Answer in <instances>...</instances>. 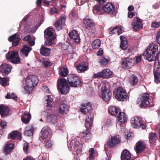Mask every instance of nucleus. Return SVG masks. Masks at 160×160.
Returning <instances> with one entry per match:
<instances>
[{
    "mask_svg": "<svg viewBox=\"0 0 160 160\" xmlns=\"http://www.w3.org/2000/svg\"><path fill=\"white\" fill-rule=\"evenodd\" d=\"M158 52V46L157 44L152 43L147 47L146 50L142 55L145 59L149 62L153 61L155 58V53Z\"/></svg>",
    "mask_w": 160,
    "mask_h": 160,
    "instance_id": "obj_1",
    "label": "nucleus"
},
{
    "mask_svg": "<svg viewBox=\"0 0 160 160\" xmlns=\"http://www.w3.org/2000/svg\"><path fill=\"white\" fill-rule=\"evenodd\" d=\"M23 82L25 91L28 93H30L32 92L34 87L37 86L38 83V80L37 77L31 76L24 79Z\"/></svg>",
    "mask_w": 160,
    "mask_h": 160,
    "instance_id": "obj_2",
    "label": "nucleus"
},
{
    "mask_svg": "<svg viewBox=\"0 0 160 160\" xmlns=\"http://www.w3.org/2000/svg\"><path fill=\"white\" fill-rule=\"evenodd\" d=\"M101 88V97L105 101H109L111 98L112 92L108 89V84L106 82H104L101 84L99 86Z\"/></svg>",
    "mask_w": 160,
    "mask_h": 160,
    "instance_id": "obj_3",
    "label": "nucleus"
},
{
    "mask_svg": "<svg viewBox=\"0 0 160 160\" xmlns=\"http://www.w3.org/2000/svg\"><path fill=\"white\" fill-rule=\"evenodd\" d=\"M44 33V37L46 39L44 43L45 45L51 46L55 45L56 36L53 35L52 29L49 28H47L45 30Z\"/></svg>",
    "mask_w": 160,
    "mask_h": 160,
    "instance_id": "obj_4",
    "label": "nucleus"
},
{
    "mask_svg": "<svg viewBox=\"0 0 160 160\" xmlns=\"http://www.w3.org/2000/svg\"><path fill=\"white\" fill-rule=\"evenodd\" d=\"M57 88L62 94H66L69 90V87L66 80L64 78L58 79L57 83Z\"/></svg>",
    "mask_w": 160,
    "mask_h": 160,
    "instance_id": "obj_5",
    "label": "nucleus"
},
{
    "mask_svg": "<svg viewBox=\"0 0 160 160\" xmlns=\"http://www.w3.org/2000/svg\"><path fill=\"white\" fill-rule=\"evenodd\" d=\"M114 94L116 99L119 101H123L126 100L127 92L122 88H118L114 92Z\"/></svg>",
    "mask_w": 160,
    "mask_h": 160,
    "instance_id": "obj_6",
    "label": "nucleus"
},
{
    "mask_svg": "<svg viewBox=\"0 0 160 160\" xmlns=\"http://www.w3.org/2000/svg\"><path fill=\"white\" fill-rule=\"evenodd\" d=\"M131 122V126L133 128H138L141 127L143 129L146 128L145 122L142 121L140 118L136 117L132 118Z\"/></svg>",
    "mask_w": 160,
    "mask_h": 160,
    "instance_id": "obj_7",
    "label": "nucleus"
},
{
    "mask_svg": "<svg viewBox=\"0 0 160 160\" xmlns=\"http://www.w3.org/2000/svg\"><path fill=\"white\" fill-rule=\"evenodd\" d=\"M68 81L70 85L73 87H77L80 86L81 81L79 78L74 74L68 75Z\"/></svg>",
    "mask_w": 160,
    "mask_h": 160,
    "instance_id": "obj_8",
    "label": "nucleus"
},
{
    "mask_svg": "<svg viewBox=\"0 0 160 160\" xmlns=\"http://www.w3.org/2000/svg\"><path fill=\"white\" fill-rule=\"evenodd\" d=\"M6 58L8 60H11V62L16 64L20 61V59L17 52L14 51L9 52L6 54Z\"/></svg>",
    "mask_w": 160,
    "mask_h": 160,
    "instance_id": "obj_9",
    "label": "nucleus"
},
{
    "mask_svg": "<svg viewBox=\"0 0 160 160\" xmlns=\"http://www.w3.org/2000/svg\"><path fill=\"white\" fill-rule=\"evenodd\" d=\"M112 74V72L109 69H105L100 72L94 73L92 78H109Z\"/></svg>",
    "mask_w": 160,
    "mask_h": 160,
    "instance_id": "obj_10",
    "label": "nucleus"
},
{
    "mask_svg": "<svg viewBox=\"0 0 160 160\" xmlns=\"http://www.w3.org/2000/svg\"><path fill=\"white\" fill-rule=\"evenodd\" d=\"M132 26L134 31L141 29L142 27L141 20L138 18H134L132 20Z\"/></svg>",
    "mask_w": 160,
    "mask_h": 160,
    "instance_id": "obj_11",
    "label": "nucleus"
},
{
    "mask_svg": "<svg viewBox=\"0 0 160 160\" xmlns=\"http://www.w3.org/2000/svg\"><path fill=\"white\" fill-rule=\"evenodd\" d=\"M104 12L108 14H112L115 10L114 4L111 2L107 3L102 7Z\"/></svg>",
    "mask_w": 160,
    "mask_h": 160,
    "instance_id": "obj_12",
    "label": "nucleus"
},
{
    "mask_svg": "<svg viewBox=\"0 0 160 160\" xmlns=\"http://www.w3.org/2000/svg\"><path fill=\"white\" fill-rule=\"evenodd\" d=\"M141 107L148 106L150 104L149 95L148 93H144L142 94L140 98Z\"/></svg>",
    "mask_w": 160,
    "mask_h": 160,
    "instance_id": "obj_13",
    "label": "nucleus"
},
{
    "mask_svg": "<svg viewBox=\"0 0 160 160\" xmlns=\"http://www.w3.org/2000/svg\"><path fill=\"white\" fill-rule=\"evenodd\" d=\"M121 142V138L118 135H116L111 137L110 140L108 142V145L110 147H112Z\"/></svg>",
    "mask_w": 160,
    "mask_h": 160,
    "instance_id": "obj_14",
    "label": "nucleus"
},
{
    "mask_svg": "<svg viewBox=\"0 0 160 160\" xmlns=\"http://www.w3.org/2000/svg\"><path fill=\"white\" fill-rule=\"evenodd\" d=\"M116 117L118 118L117 124L119 125L124 124L127 121V117L123 112H120Z\"/></svg>",
    "mask_w": 160,
    "mask_h": 160,
    "instance_id": "obj_15",
    "label": "nucleus"
},
{
    "mask_svg": "<svg viewBox=\"0 0 160 160\" xmlns=\"http://www.w3.org/2000/svg\"><path fill=\"white\" fill-rule=\"evenodd\" d=\"M134 62V59L131 58H127L123 60L121 63V64L123 68H131L133 66Z\"/></svg>",
    "mask_w": 160,
    "mask_h": 160,
    "instance_id": "obj_16",
    "label": "nucleus"
},
{
    "mask_svg": "<svg viewBox=\"0 0 160 160\" xmlns=\"http://www.w3.org/2000/svg\"><path fill=\"white\" fill-rule=\"evenodd\" d=\"M12 67L9 64L6 63L2 64L0 66V72H2L5 75L8 74L11 71Z\"/></svg>",
    "mask_w": 160,
    "mask_h": 160,
    "instance_id": "obj_17",
    "label": "nucleus"
},
{
    "mask_svg": "<svg viewBox=\"0 0 160 160\" xmlns=\"http://www.w3.org/2000/svg\"><path fill=\"white\" fill-rule=\"evenodd\" d=\"M145 147L146 143L145 142L140 141L136 143L135 150L137 153H139L144 150Z\"/></svg>",
    "mask_w": 160,
    "mask_h": 160,
    "instance_id": "obj_18",
    "label": "nucleus"
},
{
    "mask_svg": "<svg viewBox=\"0 0 160 160\" xmlns=\"http://www.w3.org/2000/svg\"><path fill=\"white\" fill-rule=\"evenodd\" d=\"M69 36L76 43H78L80 42L79 35L76 30H72L69 33Z\"/></svg>",
    "mask_w": 160,
    "mask_h": 160,
    "instance_id": "obj_19",
    "label": "nucleus"
},
{
    "mask_svg": "<svg viewBox=\"0 0 160 160\" xmlns=\"http://www.w3.org/2000/svg\"><path fill=\"white\" fill-rule=\"evenodd\" d=\"M80 108L81 112L85 114L91 110L92 106L90 103L88 102L82 104Z\"/></svg>",
    "mask_w": 160,
    "mask_h": 160,
    "instance_id": "obj_20",
    "label": "nucleus"
},
{
    "mask_svg": "<svg viewBox=\"0 0 160 160\" xmlns=\"http://www.w3.org/2000/svg\"><path fill=\"white\" fill-rule=\"evenodd\" d=\"M68 111V107L65 102H61L58 109L59 112L61 114L66 113Z\"/></svg>",
    "mask_w": 160,
    "mask_h": 160,
    "instance_id": "obj_21",
    "label": "nucleus"
},
{
    "mask_svg": "<svg viewBox=\"0 0 160 160\" xmlns=\"http://www.w3.org/2000/svg\"><path fill=\"white\" fill-rule=\"evenodd\" d=\"M49 129L47 127H44L42 129L40 133V138L43 139L48 138L49 134Z\"/></svg>",
    "mask_w": 160,
    "mask_h": 160,
    "instance_id": "obj_22",
    "label": "nucleus"
},
{
    "mask_svg": "<svg viewBox=\"0 0 160 160\" xmlns=\"http://www.w3.org/2000/svg\"><path fill=\"white\" fill-rule=\"evenodd\" d=\"M68 68L65 66H61L59 67V74L61 76L65 77L68 74Z\"/></svg>",
    "mask_w": 160,
    "mask_h": 160,
    "instance_id": "obj_23",
    "label": "nucleus"
},
{
    "mask_svg": "<svg viewBox=\"0 0 160 160\" xmlns=\"http://www.w3.org/2000/svg\"><path fill=\"white\" fill-rule=\"evenodd\" d=\"M51 49L45 47L44 45H42L40 49V53L42 55L48 56L50 53Z\"/></svg>",
    "mask_w": 160,
    "mask_h": 160,
    "instance_id": "obj_24",
    "label": "nucleus"
},
{
    "mask_svg": "<svg viewBox=\"0 0 160 160\" xmlns=\"http://www.w3.org/2000/svg\"><path fill=\"white\" fill-rule=\"evenodd\" d=\"M65 19V18L63 17L55 23V26L58 30H60L62 29V25L64 23Z\"/></svg>",
    "mask_w": 160,
    "mask_h": 160,
    "instance_id": "obj_25",
    "label": "nucleus"
},
{
    "mask_svg": "<svg viewBox=\"0 0 160 160\" xmlns=\"http://www.w3.org/2000/svg\"><path fill=\"white\" fill-rule=\"evenodd\" d=\"M9 112V108L8 107L0 105V114L2 117L8 115Z\"/></svg>",
    "mask_w": 160,
    "mask_h": 160,
    "instance_id": "obj_26",
    "label": "nucleus"
},
{
    "mask_svg": "<svg viewBox=\"0 0 160 160\" xmlns=\"http://www.w3.org/2000/svg\"><path fill=\"white\" fill-rule=\"evenodd\" d=\"M93 116L92 115H89L86 119L85 126L87 128H89L92 123Z\"/></svg>",
    "mask_w": 160,
    "mask_h": 160,
    "instance_id": "obj_27",
    "label": "nucleus"
},
{
    "mask_svg": "<svg viewBox=\"0 0 160 160\" xmlns=\"http://www.w3.org/2000/svg\"><path fill=\"white\" fill-rule=\"evenodd\" d=\"M109 111L111 114L116 117L121 111L119 108L115 107L110 106L109 108Z\"/></svg>",
    "mask_w": 160,
    "mask_h": 160,
    "instance_id": "obj_28",
    "label": "nucleus"
},
{
    "mask_svg": "<svg viewBox=\"0 0 160 160\" xmlns=\"http://www.w3.org/2000/svg\"><path fill=\"white\" fill-rule=\"evenodd\" d=\"M9 136L10 138L13 139L20 140L21 138V134L17 131L12 132Z\"/></svg>",
    "mask_w": 160,
    "mask_h": 160,
    "instance_id": "obj_29",
    "label": "nucleus"
},
{
    "mask_svg": "<svg viewBox=\"0 0 160 160\" xmlns=\"http://www.w3.org/2000/svg\"><path fill=\"white\" fill-rule=\"evenodd\" d=\"M121 44L120 48L124 50L127 47V41L126 38L123 36H120Z\"/></svg>",
    "mask_w": 160,
    "mask_h": 160,
    "instance_id": "obj_30",
    "label": "nucleus"
},
{
    "mask_svg": "<svg viewBox=\"0 0 160 160\" xmlns=\"http://www.w3.org/2000/svg\"><path fill=\"white\" fill-rule=\"evenodd\" d=\"M86 29H90L94 26V23L93 20L90 19H86L84 22Z\"/></svg>",
    "mask_w": 160,
    "mask_h": 160,
    "instance_id": "obj_31",
    "label": "nucleus"
},
{
    "mask_svg": "<svg viewBox=\"0 0 160 160\" xmlns=\"http://www.w3.org/2000/svg\"><path fill=\"white\" fill-rule=\"evenodd\" d=\"M32 49V48L28 46H24L23 48L21 50V52L22 56L26 57Z\"/></svg>",
    "mask_w": 160,
    "mask_h": 160,
    "instance_id": "obj_32",
    "label": "nucleus"
},
{
    "mask_svg": "<svg viewBox=\"0 0 160 160\" xmlns=\"http://www.w3.org/2000/svg\"><path fill=\"white\" fill-rule=\"evenodd\" d=\"M131 158V155L127 150H124L121 155V159L122 160H129Z\"/></svg>",
    "mask_w": 160,
    "mask_h": 160,
    "instance_id": "obj_33",
    "label": "nucleus"
},
{
    "mask_svg": "<svg viewBox=\"0 0 160 160\" xmlns=\"http://www.w3.org/2000/svg\"><path fill=\"white\" fill-rule=\"evenodd\" d=\"M77 68L79 70L78 72H84L88 69V65L87 63L84 62V63H82L78 66Z\"/></svg>",
    "mask_w": 160,
    "mask_h": 160,
    "instance_id": "obj_34",
    "label": "nucleus"
},
{
    "mask_svg": "<svg viewBox=\"0 0 160 160\" xmlns=\"http://www.w3.org/2000/svg\"><path fill=\"white\" fill-rule=\"evenodd\" d=\"M157 69L154 72V81L156 83L160 82V70L159 67H157Z\"/></svg>",
    "mask_w": 160,
    "mask_h": 160,
    "instance_id": "obj_35",
    "label": "nucleus"
},
{
    "mask_svg": "<svg viewBox=\"0 0 160 160\" xmlns=\"http://www.w3.org/2000/svg\"><path fill=\"white\" fill-rule=\"evenodd\" d=\"M33 128L31 126H28L26 128L25 134L28 136H31L33 135Z\"/></svg>",
    "mask_w": 160,
    "mask_h": 160,
    "instance_id": "obj_36",
    "label": "nucleus"
},
{
    "mask_svg": "<svg viewBox=\"0 0 160 160\" xmlns=\"http://www.w3.org/2000/svg\"><path fill=\"white\" fill-rule=\"evenodd\" d=\"M31 118L30 114L28 113L25 112L21 117L22 122L26 123H28Z\"/></svg>",
    "mask_w": 160,
    "mask_h": 160,
    "instance_id": "obj_37",
    "label": "nucleus"
},
{
    "mask_svg": "<svg viewBox=\"0 0 160 160\" xmlns=\"http://www.w3.org/2000/svg\"><path fill=\"white\" fill-rule=\"evenodd\" d=\"M92 11L94 14L97 13L100 14L104 12L102 9V7H101L99 6H95L93 8Z\"/></svg>",
    "mask_w": 160,
    "mask_h": 160,
    "instance_id": "obj_38",
    "label": "nucleus"
},
{
    "mask_svg": "<svg viewBox=\"0 0 160 160\" xmlns=\"http://www.w3.org/2000/svg\"><path fill=\"white\" fill-rule=\"evenodd\" d=\"M101 42L98 39H97L93 41L92 43V47L93 49L98 48L100 46Z\"/></svg>",
    "mask_w": 160,
    "mask_h": 160,
    "instance_id": "obj_39",
    "label": "nucleus"
},
{
    "mask_svg": "<svg viewBox=\"0 0 160 160\" xmlns=\"http://www.w3.org/2000/svg\"><path fill=\"white\" fill-rule=\"evenodd\" d=\"M157 138L156 133L151 132L149 134V138L150 143L154 142L156 141Z\"/></svg>",
    "mask_w": 160,
    "mask_h": 160,
    "instance_id": "obj_40",
    "label": "nucleus"
},
{
    "mask_svg": "<svg viewBox=\"0 0 160 160\" xmlns=\"http://www.w3.org/2000/svg\"><path fill=\"white\" fill-rule=\"evenodd\" d=\"M47 106L48 107H52L53 104V102L50 96L48 95L46 98Z\"/></svg>",
    "mask_w": 160,
    "mask_h": 160,
    "instance_id": "obj_41",
    "label": "nucleus"
},
{
    "mask_svg": "<svg viewBox=\"0 0 160 160\" xmlns=\"http://www.w3.org/2000/svg\"><path fill=\"white\" fill-rule=\"evenodd\" d=\"M82 145L79 142H75L73 146L75 150L76 151H81L82 149Z\"/></svg>",
    "mask_w": 160,
    "mask_h": 160,
    "instance_id": "obj_42",
    "label": "nucleus"
},
{
    "mask_svg": "<svg viewBox=\"0 0 160 160\" xmlns=\"http://www.w3.org/2000/svg\"><path fill=\"white\" fill-rule=\"evenodd\" d=\"M8 80L9 79L8 78H2L0 81V84L3 87L8 86L9 85L8 83Z\"/></svg>",
    "mask_w": 160,
    "mask_h": 160,
    "instance_id": "obj_43",
    "label": "nucleus"
},
{
    "mask_svg": "<svg viewBox=\"0 0 160 160\" xmlns=\"http://www.w3.org/2000/svg\"><path fill=\"white\" fill-rule=\"evenodd\" d=\"M13 144L10 143L7 145L5 148V152L7 153L9 152L12 150L13 148Z\"/></svg>",
    "mask_w": 160,
    "mask_h": 160,
    "instance_id": "obj_44",
    "label": "nucleus"
},
{
    "mask_svg": "<svg viewBox=\"0 0 160 160\" xmlns=\"http://www.w3.org/2000/svg\"><path fill=\"white\" fill-rule=\"evenodd\" d=\"M90 135V133L88 130H86L85 132H81L79 134L80 136L81 137H85L87 136H89Z\"/></svg>",
    "mask_w": 160,
    "mask_h": 160,
    "instance_id": "obj_45",
    "label": "nucleus"
},
{
    "mask_svg": "<svg viewBox=\"0 0 160 160\" xmlns=\"http://www.w3.org/2000/svg\"><path fill=\"white\" fill-rule=\"evenodd\" d=\"M95 150L93 148H91L89 150V158L90 160H93V154Z\"/></svg>",
    "mask_w": 160,
    "mask_h": 160,
    "instance_id": "obj_46",
    "label": "nucleus"
},
{
    "mask_svg": "<svg viewBox=\"0 0 160 160\" xmlns=\"http://www.w3.org/2000/svg\"><path fill=\"white\" fill-rule=\"evenodd\" d=\"M151 26L152 28H158L160 27V22H152Z\"/></svg>",
    "mask_w": 160,
    "mask_h": 160,
    "instance_id": "obj_47",
    "label": "nucleus"
},
{
    "mask_svg": "<svg viewBox=\"0 0 160 160\" xmlns=\"http://www.w3.org/2000/svg\"><path fill=\"white\" fill-rule=\"evenodd\" d=\"M49 119L51 120L52 122L54 123L56 121L57 117L55 115H51L49 117Z\"/></svg>",
    "mask_w": 160,
    "mask_h": 160,
    "instance_id": "obj_48",
    "label": "nucleus"
},
{
    "mask_svg": "<svg viewBox=\"0 0 160 160\" xmlns=\"http://www.w3.org/2000/svg\"><path fill=\"white\" fill-rule=\"evenodd\" d=\"M46 139V140L45 142H46V147L47 148H50L52 145L51 141L50 140L49 138H47Z\"/></svg>",
    "mask_w": 160,
    "mask_h": 160,
    "instance_id": "obj_49",
    "label": "nucleus"
},
{
    "mask_svg": "<svg viewBox=\"0 0 160 160\" xmlns=\"http://www.w3.org/2000/svg\"><path fill=\"white\" fill-rule=\"evenodd\" d=\"M109 60L108 59H106L105 58H102L100 62L101 64L102 65H104L107 63L108 62H109Z\"/></svg>",
    "mask_w": 160,
    "mask_h": 160,
    "instance_id": "obj_50",
    "label": "nucleus"
},
{
    "mask_svg": "<svg viewBox=\"0 0 160 160\" xmlns=\"http://www.w3.org/2000/svg\"><path fill=\"white\" fill-rule=\"evenodd\" d=\"M138 82V78L136 76H133L132 80L133 84L135 85L137 84Z\"/></svg>",
    "mask_w": 160,
    "mask_h": 160,
    "instance_id": "obj_51",
    "label": "nucleus"
},
{
    "mask_svg": "<svg viewBox=\"0 0 160 160\" xmlns=\"http://www.w3.org/2000/svg\"><path fill=\"white\" fill-rule=\"evenodd\" d=\"M118 27L115 28H113L112 31L110 32V34H112L113 33H117L118 34Z\"/></svg>",
    "mask_w": 160,
    "mask_h": 160,
    "instance_id": "obj_52",
    "label": "nucleus"
},
{
    "mask_svg": "<svg viewBox=\"0 0 160 160\" xmlns=\"http://www.w3.org/2000/svg\"><path fill=\"white\" fill-rule=\"evenodd\" d=\"M28 145L27 143H25L24 144L23 150L24 152L27 153L28 151Z\"/></svg>",
    "mask_w": 160,
    "mask_h": 160,
    "instance_id": "obj_53",
    "label": "nucleus"
},
{
    "mask_svg": "<svg viewBox=\"0 0 160 160\" xmlns=\"http://www.w3.org/2000/svg\"><path fill=\"white\" fill-rule=\"evenodd\" d=\"M57 12V9L56 7H53L51 8L50 13L52 14H54Z\"/></svg>",
    "mask_w": 160,
    "mask_h": 160,
    "instance_id": "obj_54",
    "label": "nucleus"
},
{
    "mask_svg": "<svg viewBox=\"0 0 160 160\" xmlns=\"http://www.w3.org/2000/svg\"><path fill=\"white\" fill-rule=\"evenodd\" d=\"M156 39L157 42L160 45V30L158 32L157 35Z\"/></svg>",
    "mask_w": 160,
    "mask_h": 160,
    "instance_id": "obj_55",
    "label": "nucleus"
},
{
    "mask_svg": "<svg viewBox=\"0 0 160 160\" xmlns=\"http://www.w3.org/2000/svg\"><path fill=\"white\" fill-rule=\"evenodd\" d=\"M31 39V38L30 35H27L24 37L23 40L25 41H29Z\"/></svg>",
    "mask_w": 160,
    "mask_h": 160,
    "instance_id": "obj_56",
    "label": "nucleus"
},
{
    "mask_svg": "<svg viewBox=\"0 0 160 160\" xmlns=\"http://www.w3.org/2000/svg\"><path fill=\"white\" fill-rule=\"evenodd\" d=\"M13 35H14L15 39H16L18 40H19L21 39L20 36L17 33H15Z\"/></svg>",
    "mask_w": 160,
    "mask_h": 160,
    "instance_id": "obj_57",
    "label": "nucleus"
},
{
    "mask_svg": "<svg viewBox=\"0 0 160 160\" xmlns=\"http://www.w3.org/2000/svg\"><path fill=\"white\" fill-rule=\"evenodd\" d=\"M118 35L121 33L123 31V27H118Z\"/></svg>",
    "mask_w": 160,
    "mask_h": 160,
    "instance_id": "obj_58",
    "label": "nucleus"
},
{
    "mask_svg": "<svg viewBox=\"0 0 160 160\" xmlns=\"http://www.w3.org/2000/svg\"><path fill=\"white\" fill-rule=\"evenodd\" d=\"M6 126V122L4 121H2L1 122L0 126L2 128H4V127Z\"/></svg>",
    "mask_w": 160,
    "mask_h": 160,
    "instance_id": "obj_59",
    "label": "nucleus"
},
{
    "mask_svg": "<svg viewBox=\"0 0 160 160\" xmlns=\"http://www.w3.org/2000/svg\"><path fill=\"white\" fill-rule=\"evenodd\" d=\"M43 91L44 92H48L49 90L48 87L46 86H44L42 88Z\"/></svg>",
    "mask_w": 160,
    "mask_h": 160,
    "instance_id": "obj_60",
    "label": "nucleus"
},
{
    "mask_svg": "<svg viewBox=\"0 0 160 160\" xmlns=\"http://www.w3.org/2000/svg\"><path fill=\"white\" fill-rule=\"evenodd\" d=\"M103 51L101 48H100L99 51L97 52V55L98 56H101L103 54Z\"/></svg>",
    "mask_w": 160,
    "mask_h": 160,
    "instance_id": "obj_61",
    "label": "nucleus"
},
{
    "mask_svg": "<svg viewBox=\"0 0 160 160\" xmlns=\"http://www.w3.org/2000/svg\"><path fill=\"white\" fill-rule=\"evenodd\" d=\"M128 17L130 18H132L134 15V13L131 12H128Z\"/></svg>",
    "mask_w": 160,
    "mask_h": 160,
    "instance_id": "obj_62",
    "label": "nucleus"
},
{
    "mask_svg": "<svg viewBox=\"0 0 160 160\" xmlns=\"http://www.w3.org/2000/svg\"><path fill=\"white\" fill-rule=\"evenodd\" d=\"M141 56L140 55L137 57L136 59V62L137 63H139L141 61Z\"/></svg>",
    "mask_w": 160,
    "mask_h": 160,
    "instance_id": "obj_63",
    "label": "nucleus"
},
{
    "mask_svg": "<svg viewBox=\"0 0 160 160\" xmlns=\"http://www.w3.org/2000/svg\"><path fill=\"white\" fill-rule=\"evenodd\" d=\"M57 126L59 128V129H61L64 127V125L63 123H58L57 124Z\"/></svg>",
    "mask_w": 160,
    "mask_h": 160,
    "instance_id": "obj_64",
    "label": "nucleus"
}]
</instances>
